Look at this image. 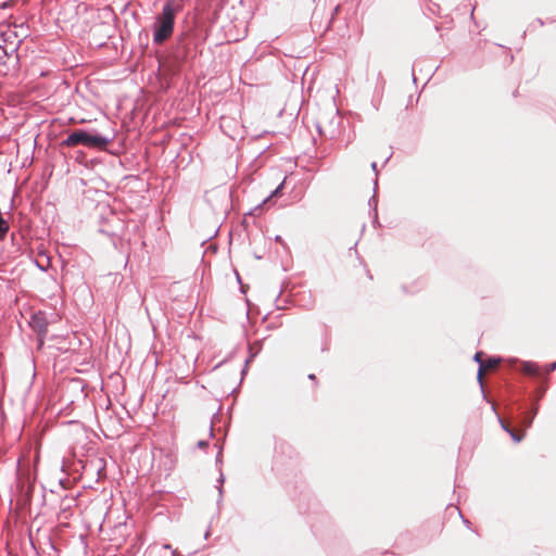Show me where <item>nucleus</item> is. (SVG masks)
<instances>
[{"label":"nucleus","instance_id":"nucleus-1","mask_svg":"<svg viewBox=\"0 0 556 556\" xmlns=\"http://www.w3.org/2000/svg\"><path fill=\"white\" fill-rule=\"evenodd\" d=\"M181 1H165L162 12L156 15L153 25V42L155 45L163 43L173 35L175 18L177 13L181 10Z\"/></svg>","mask_w":556,"mask_h":556},{"label":"nucleus","instance_id":"nucleus-2","mask_svg":"<svg viewBox=\"0 0 556 556\" xmlns=\"http://www.w3.org/2000/svg\"><path fill=\"white\" fill-rule=\"evenodd\" d=\"M110 142L111 138L78 129L71 132L66 139L62 141V146L71 148L81 144L87 148L104 149Z\"/></svg>","mask_w":556,"mask_h":556},{"label":"nucleus","instance_id":"nucleus-3","mask_svg":"<svg viewBox=\"0 0 556 556\" xmlns=\"http://www.w3.org/2000/svg\"><path fill=\"white\" fill-rule=\"evenodd\" d=\"M533 419H497L502 429L507 432L515 443L525 438L526 430L531 427Z\"/></svg>","mask_w":556,"mask_h":556},{"label":"nucleus","instance_id":"nucleus-4","mask_svg":"<svg viewBox=\"0 0 556 556\" xmlns=\"http://www.w3.org/2000/svg\"><path fill=\"white\" fill-rule=\"evenodd\" d=\"M124 419H97L99 427L106 439H116L124 433Z\"/></svg>","mask_w":556,"mask_h":556},{"label":"nucleus","instance_id":"nucleus-5","mask_svg":"<svg viewBox=\"0 0 556 556\" xmlns=\"http://www.w3.org/2000/svg\"><path fill=\"white\" fill-rule=\"evenodd\" d=\"M30 326L38 332L40 337L45 336L48 331V323L41 313L35 314L31 317Z\"/></svg>","mask_w":556,"mask_h":556},{"label":"nucleus","instance_id":"nucleus-6","mask_svg":"<svg viewBox=\"0 0 556 556\" xmlns=\"http://www.w3.org/2000/svg\"><path fill=\"white\" fill-rule=\"evenodd\" d=\"M522 370L525 374L536 376L539 375V366L535 363L526 362L522 364Z\"/></svg>","mask_w":556,"mask_h":556},{"label":"nucleus","instance_id":"nucleus-7","mask_svg":"<svg viewBox=\"0 0 556 556\" xmlns=\"http://www.w3.org/2000/svg\"><path fill=\"white\" fill-rule=\"evenodd\" d=\"M318 131L321 136L328 137L330 139L334 138L338 134V130L336 128H326L318 124Z\"/></svg>","mask_w":556,"mask_h":556},{"label":"nucleus","instance_id":"nucleus-8","mask_svg":"<svg viewBox=\"0 0 556 556\" xmlns=\"http://www.w3.org/2000/svg\"><path fill=\"white\" fill-rule=\"evenodd\" d=\"M216 482H217L216 488H217L218 494H219V497L217 500V504H218L223 498V492H224L223 484L225 482V476L222 471L219 472V477L217 478Z\"/></svg>","mask_w":556,"mask_h":556},{"label":"nucleus","instance_id":"nucleus-9","mask_svg":"<svg viewBox=\"0 0 556 556\" xmlns=\"http://www.w3.org/2000/svg\"><path fill=\"white\" fill-rule=\"evenodd\" d=\"M286 182V178L282 180V182L264 200V203H267L271 198L281 195L283 186Z\"/></svg>","mask_w":556,"mask_h":556},{"label":"nucleus","instance_id":"nucleus-10","mask_svg":"<svg viewBox=\"0 0 556 556\" xmlns=\"http://www.w3.org/2000/svg\"><path fill=\"white\" fill-rule=\"evenodd\" d=\"M481 357H482V353H481V352H477V353L475 354V357H473V358H475V361H476L477 363H479V370H478V379H479V380H481V376H482L483 367H484V363L482 362Z\"/></svg>","mask_w":556,"mask_h":556},{"label":"nucleus","instance_id":"nucleus-11","mask_svg":"<svg viewBox=\"0 0 556 556\" xmlns=\"http://www.w3.org/2000/svg\"><path fill=\"white\" fill-rule=\"evenodd\" d=\"M210 433H211V437L214 435V428H215V425L217 422H220V421H225V424L229 422L231 419H214V418H211L210 419Z\"/></svg>","mask_w":556,"mask_h":556},{"label":"nucleus","instance_id":"nucleus-12","mask_svg":"<svg viewBox=\"0 0 556 556\" xmlns=\"http://www.w3.org/2000/svg\"><path fill=\"white\" fill-rule=\"evenodd\" d=\"M50 265V260L48 257H45V261L43 262H40V261H36V266L42 270V271H46L48 269Z\"/></svg>","mask_w":556,"mask_h":556},{"label":"nucleus","instance_id":"nucleus-13","mask_svg":"<svg viewBox=\"0 0 556 556\" xmlns=\"http://www.w3.org/2000/svg\"><path fill=\"white\" fill-rule=\"evenodd\" d=\"M9 59V53L7 49L0 46V64H5V61Z\"/></svg>","mask_w":556,"mask_h":556},{"label":"nucleus","instance_id":"nucleus-14","mask_svg":"<svg viewBox=\"0 0 556 556\" xmlns=\"http://www.w3.org/2000/svg\"><path fill=\"white\" fill-rule=\"evenodd\" d=\"M498 364V359H495V358H490L486 363H484V367H483V370L488 369V368H493V367H496Z\"/></svg>","mask_w":556,"mask_h":556},{"label":"nucleus","instance_id":"nucleus-15","mask_svg":"<svg viewBox=\"0 0 556 556\" xmlns=\"http://www.w3.org/2000/svg\"><path fill=\"white\" fill-rule=\"evenodd\" d=\"M555 369H556V362L548 364L546 366L545 370H546V374H549V372L554 371Z\"/></svg>","mask_w":556,"mask_h":556},{"label":"nucleus","instance_id":"nucleus-16","mask_svg":"<svg viewBox=\"0 0 556 556\" xmlns=\"http://www.w3.org/2000/svg\"><path fill=\"white\" fill-rule=\"evenodd\" d=\"M12 5V0L4 1L0 4L1 10H5Z\"/></svg>","mask_w":556,"mask_h":556},{"label":"nucleus","instance_id":"nucleus-17","mask_svg":"<svg viewBox=\"0 0 556 556\" xmlns=\"http://www.w3.org/2000/svg\"><path fill=\"white\" fill-rule=\"evenodd\" d=\"M207 445H208V442H207V441H205V440H200V441L198 442V447H199V448H204V447H206Z\"/></svg>","mask_w":556,"mask_h":556},{"label":"nucleus","instance_id":"nucleus-18","mask_svg":"<svg viewBox=\"0 0 556 556\" xmlns=\"http://www.w3.org/2000/svg\"><path fill=\"white\" fill-rule=\"evenodd\" d=\"M371 169L375 172V174L377 175V163L376 162H372L371 163Z\"/></svg>","mask_w":556,"mask_h":556},{"label":"nucleus","instance_id":"nucleus-19","mask_svg":"<svg viewBox=\"0 0 556 556\" xmlns=\"http://www.w3.org/2000/svg\"><path fill=\"white\" fill-rule=\"evenodd\" d=\"M66 424L67 425H74V424H77V420L76 419H70Z\"/></svg>","mask_w":556,"mask_h":556},{"label":"nucleus","instance_id":"nucleus-20","mask_svg":"<svg viewBox=\"0 0 556 556\" xmlns=\"http://www.w3.org/2000/svg\"><path fill=\"white\" fill-rule=\"evenodd\" d=\"M462 518H463V521L466 525V527H469V521L467 519H465L463 516H462Z\"/></svg>","mask_w":556,"mask_h":556},{"label":"nucleus","instance_id":"nucleus-21","mask_svg":"<svg viewBox=\"0 0 556 556\" xmlns=\"http://www.w3.org/2000/svg\"><path fill=\"white\" fill-rule=\"evenodd\" d=\"M163 548H165V549H172V546H170L169 544H164V545H163Z\"/></svg>","mask_w":556,"mask_h":556},{"label":"nucleus","instance_id":"nucleus-22","mask_svg":"<svg viewBox=\"0 0 556 556\" xmlns=\"http://www.w3.org/2000/svg\"><path fill=\"white\" fill-rule=\"evenodd\" d=\"M308 378H309L311 380H315V378H316V377H315V375H314V374H311V375L308 376Z\"/></svg>","mask_w":556,"mask_h":556},{"label":"nucleus","instance_id":"nucleus-23","mask_svg":"<svg viewBox=\"0 0 556 556\" xmlns=\"http://www.w3.org/2000/svg\"><path fill=\"white\" fill-rule=\"evenodd\" d=\"M177 551H172V556H176Z\"/></svg>","mask_w":556,"mask_h":556},{"label":"nucleus","instance_id":"nucleus-24","mask_svg":"<svg viewBox=\"0 0 556 556\" xmlns=\"http://www.w3.org/2000/svg\"><path fill=\"white\" fill-rule=\"evenodd\" d=\"M219 456H220V453H218V454L216 455V460H217V462L219 460Z\"/></svg>","mask_w":556,"mask_h":556},{"label":"nucleus","instance_id":"nucleus-25","mask_svg":"<svg viewBox=\"0 0 556 556\" xmlns=\"http://www.w3.org/2000/svg\"><path fill=\"white\" fill-rule=\"evenodd\" d=\"M208 534H210V532H208V531H206V532H205V535H204V536H205V539H207Z\"/></svg>","mask_w":556,"mask_h":556}]
</instances>
